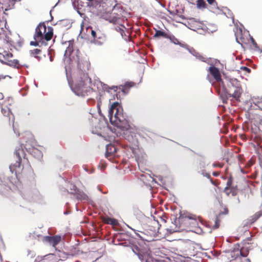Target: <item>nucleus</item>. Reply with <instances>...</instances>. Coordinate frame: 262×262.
<instances>
[{"instance_id":"f257e3e1","label":"nucleus","mask_w":262,"mask_h":262,"mask_svg":"<svg viewBox=\"0 0 262 262\" xmlns=\"http://www.w3.org/2000/svg\"><path fill=\"white\" fill-rule=\"evenodd\" d=\"M21 45V42H16L5 35L3 38L0 39V61L9 66L19 68L20 66L19 61L13 58L12 53L8 50H12V48L20 47Z\"/></svg>"},{"instance_id":"f03ea898","label":"nucleus","mask_w":262,"mask_h":262,"mask_svg":"<svg viewBox=\"0 0 262 262\" xmlns=\"http://www.w3.org/2000/svg\"><path fill=\"white\" fill-rule=\"evenodd\" d=\"M108 117L111 124L121 130H128L130 128L126 116L124 114L123 108L119 102L112 104L108 111Z\"/></svg>"},{"instance_id":"7ed1b4c3","label":"nucleus","mask_w":262,"mask_h":262,"mask_svg":"<svg viewBox=\"0 0 262 262\" xmlns=\"http://www.w3.org/2000/svg\"><path fill=\"white\" fill-rule=\"evenodd\" d=\"M73 92L78 96L88 95L92 92V80L88 73L79 71L76 76Z\"/></svg>"},{"instance_id":"20e7f679","label":"nucleus","mask_w":262,"mask_h":262,"mask_svg":"<svg viewBox=\"0 0 262 262\" xmlns=\"http://www.w3.org/2000/svg\"><path fill=\"white\" fill-rule=\"evenodd\" d=\"M53 35V29L52 27H46L44 23L39 24L36 28L33 37L34 40H41L46 42L50 40Z\"/></svg>"},{"instance_id":"39448f33","label":"nucleus","mask_w":262,"mask_h":262,"mask_svg":"<svg viewBox=\"0 0 262 262\" xmlns=\"http://www.w3.org/2000/svg\"><path fill=\"white\" fill-rule=\"evenodd\" d=\"M14 155L16 158L15 163L11 164L9 168L12 173H15L17 176L23 169V165H21L22 158H25L26 154L23 144L17 146L15 148Z\"/></svg>"},{"instance_id":"423d86ee","label":"nucleus","mask_w":262,"mask_h":262,"mask_svg":"<svg viewBox=\"0 0 262 262\" xmlns=\"http://www.w3.org/2000/svg\"><path fill=\"white\" fill-rule=\"evenodd\" d=\"M256 248H257V243L251 237H248L244 241L243 246L241 248L240 251L233 252L232 254V256L233 257V254L235 255L236 253L237 255L240 254L243 257H246L250 251H251Z\"/></svg>"},{"instance_id":"0eeeda50","label":"nucleus","mask_w":262,"mask_h":262,"mask_svg":"<svg viewBox=\"0 0 262 262\" xmlns=\"http://www.w3.org/2000/svg\"><path fill=\"white\" fill-rule=\"evenodd\" d=\"M86 32L92 36V39L91 40L92 43L100 46L105 41L106 36L105 34L101 33L98 29L94 30L92 27H88L86 28Z\"/></svg>"},{"instance_id":"6e6552de","label":"nucleus","mask_w":262,"mask_h":262,"mask_svg":"<svg viewBox=\"0 0 262 262\" xmlns=\"http://www.w3.org/2000/svg\"><path fill=\"white\" fill-rule=\"evenodd\" d=\"M133 251L142 262H154L150 251H141L138 247H135Z\"/></svg>"},{"instance_id":"1a4fd4ad","label":"nucleus","mask_w":262,"mask_h":262,"mask_svg":"<svg viewBox=\"0 0 262 262\" xmlns=\"http://www.w3.org/2000/svg\"><path fill=\"white\" fill-rule=\"evenodd\" d=\"M235 36L236 41L241 46L244 47V45H247L249 42V36L247 34L243 33L242 30L241 29H236L235 32Z\"/></svg>"},{"instance_id":"9d476101","label":"nucleus","mask_w":262,"mask_h":262,"mask_svg":"<svg viewBox=\"0 0 262 262\" xmlns=\"http://www.w3.org/2000/svg\"><path fill=\"white\" fill-rule=\"evenodd\" d=\"M61 237L59 235L54 236H45L43 237V242L48 243L49 245L55 248L61 241Z\"/></svg>"},{"instance_id":"9b49d317","label":"nucleus","mask_w":262,"mask_h":262,"mask_svg":"<svg viewBox=\"0 0 262 262\" xmlns=\"http://www.w3.org/2000/svg\"><path fill=\"white\" fill-rule=\"evenodd\" d=\"M243 93V89L242 87L235 89L233 93L226 92L225 95V99L227 100L229 97H232L236 101H240V98Z\"/></svg>"},{"instance_id":"f8f14e48","label":"nucleus","mask_w":262,"mask_h":262,"mask_svg":"<svg viewBox=\"0 0 262 262\" xmlns=\"http://www.w3.org/2000/svg\"><path fill=\"white\" fill-rule=\"evenodd\" d=\"M11 110L12 108L5 106V105H3V106L2 107L1 110L2 113L4 116L7 117V119L9 125H10L11 120L12 122H14V117L12 113Z\"/></svg>"},{"instance_id":"ddd939ff","label":"nucleus","mask_w":262,"mask_h":262,"mask_svg":"<svg viewBox=\"0 0 262 262\" xmlns=\"http://www.w3.org/2000/svg\"><path fill=\"white\" fill-rule=\"evenodd\" d=\"M24 147L26 150L35 158L40 159L42 157V152L38 149L34 147H28L27 144H26Z\"/></svg>"},{"instance_id":"4468645a","label":"nucleus","mask_w":262,"mask_h":262,"mask_svg":"<svg viewBox=\"0 0 262 262\" xmlns=\"http://www.w3.org/2000/svg\"><path fill=\"white\" fill-rule=\"evenodd\" d=\"M73 188L71 189L72 191L71 192V193L72 194H75L76 195V198L77 199L83 201V200H88L89 198L88 195L82 191H79L78 190H77L76 187L74 185L72 186Z\"/></svg>"},{"instance_id":"2eb2a0df","label":"nucleus","mask_w":262,"mask_h":262,"mask_svg":"<svg viewBox=\"0 0 262 262\" xmlns=\"http://www.w3.org/2000/svg\"><path fill=\"white\" fill-rule=\"evenodd\" d=\"M15 3L16 0H0V4L2 5V8L6 11L13 8Z\"/></svg>"},{"instance_id":"dca6fc26","label":"nucleus","mask_w":262,"mask_h":262,"mask_svg":"<svg viewBox=\"0 0 262 262\" xmlns=\"http://www.w3.org/2000/svg\"><path fill=\"white\" fill-rule=\"evenodd\" d=\"M117 148L115 145L113 144H108L106 147L105 157L111 159L114 156L116 152Z\"/></svg>"},{"instance_id":"f3484780","label":"nucleus","mask_w":262,"mask_h":262,"mask_svg":"<svg viewBox=\"0 0 262 262\" xmlns=\"http://www.w3.org/2000/svg\"><path fill=\"white\" fill-rule=\"evenodd\" d=\"M209 72L217 81L222 80L220 72L217 68L211 66L209 68Z\"/></svg>"},{"instance_id":"a211bd4d","label":"nucleus","mask_w":262,"mask_h":262,"mask_svg":"<svg viewBox=\"0 0 262 262\" xmlns=\"http://www.w3.org/2000/svg\"><path fill=\"white\" fill-rule=\"evenodd\" d=\"M233 183V178L232 176H230L228 179L226 183V186L225 187L224 189V192L227 195L229 196L230 194H231V190H230V187H231V185Z\"/></svg>"},{"instance_id":"6ab92c4d","label":"nucleus","mask_w":262,"mask_h":262,"mask_svg":"<svg viewBox=\"0 0 262 262\" xmlns=\"http://www.w3.org/2000/svg\"><path fill=\"white\" fill-rule=\"evenodd\" d=\"M229 82V84H228V88L229 89V91H231L232 88L235 89L242 87L240 81L236 79H230Z\"/></svg>"},{"instance_id":"aec40b11","label":"nucleus","mask_w":262,"mask_h":262,"mask_svg":"<svg viewBox=\"0 0 262 262\" xmlns=\"http://www.w3.org/2000/svg\"><path fill=\"white\" fill-rule=\"evenodd\" d=\"M102 221L104 223L113 226H117L118 225V222L117 220L109 217H104Z\"/></svg>"},{"instance_id":"412c9836","label":"nucleus","mask_w":262,"mask_h":262,"mask_svg":"<svg viewBox=\"0 0 262 262\" xmlns=\"http://www.w3.org/2000/svg\"><path fill=\"white\" fill-rule=\"evenodd\" d=\"M196 7L199 9L204 10L207 8V4L204 0H197L196 2Z\"/></svg>"},{"instance_id":"4be33fe9","label":"nucleus","mask_w":262,"mask_h":262,"mask_svg":"<svg viewBox=\"0 0 262 262\" xmlns=\"http://www.w3.org/2000/svg\"><path fill=\"white\" fill-rule=\"evenodd\" d=\"M162 36L165 38H168L169 37V35H168L166 32L164 31H162L161 30H156V33L154 35V37H159Z\"/></svg>"},{"instance_id":"5701e85b","label":"nucleus","mask_w":262,"mask_h":262,"mask_svg":"<svg viewBox=\"0 0 262 262\" xmlns=\"http://www.w3.org/2000/svg\"><path fill=\"white\" fill-rule=\"evenodd\" d=\"M74 50V41L70 40L69 41V46L67 47L66 51V54H69V55L73 52Z\"/></svg>"},{"instance_id":"b1692460","label":"nucleus","mask_w":262,"mask_h":262,"mask_svg":"<svg viewBox=\"0 0 262 262\" xmlns=\"http://www.w3.org/2000/svg\"><path fill=\"white\" fill-rule=\"evenodd\" d=\"M186 218L192 220V223L194 224L195 226L198 225L197 220L201 221V217H197L195 215L193 214L188 215L186 216Z\"/></svg>"},{"instance_id":"393cba45","label":"nucleus","mask_w":262,"mask_h":262,"mask_svg":"<svg viewBox=\"0 0 262 262\" xmlns=\"http://www.w3.org/2000/svg\"><path fill=\"white\" fill-rule=\"evenodd\" d=\"M41 53V50L38 49H35L30 51L31 55L38 59L40 58L38 55H40Z\"/></svg>"},{"instance_id":"a878e982","label":"nucleus","mask_w":262,"mask_h":262,"mask_svg":"<svg viewBox=\"0 0 262 262\" xmlns=\"http://www.w3.org/2000/svg\"><path fill=\"white\" fill-rule=\"evenodd\" d=\"M14 104V101L12 97H8L4 101L3 105L11 107Z\"/></svg>"},{"instance_id":"bb28decb","label":"nucleus","mask_w":262,"mask_h":262,"mask_svg":"<svg viewBox=\"0 0 262 262\" xmlns=\"http://www.w3.org/2000/svg\"><path fill=\"white\" fill-rule=\"evenodd\" d=\"M262 215V210L256 212L253 215L251 216L250 221L251 223L256 221Z\"/></svg>"},{"instance_id":"cd10ccee","label":"nucleus","mask_w":262,"mask_h":262,"mask_svg":"<svg viewBox=\"0 0 262 262\" xmlns=\"http://www.w3.org/2000/svg\"><path fill=\"white\" fill-rule=\"evenodd\" d=\"M251 101L254 105L257 106L260 109H262V100L261 99L253 97L251 99Z\"/></svg>"},{"instance_id":"c85d7f7f","label":"nucleus","mask_w":262,"mask_h":262,"mask_svg":"<svg viewBox=\"0 0 262 262\" xmlns=\"http://www.w3.org/2000/svg\"><path fill=\"white\" fill-rule=\"evenodd\" d=\"M30 45L34 46H38L42 45H47V42H42V41L40 40H35L34 41H32L30 42Z\"/></svg>"},{"instance_id":"c756f323","label":"nucleus","mask_w":262,"mask_h":262,"mask_svg":"<svg viewBox=\"0 0 262 262\" xmlns=\"http://www.w3.org/2000/svg\"><path fill=\"white\" fill-rule=\"evenodd\" d=\"M133 83L131 82H127L125 83L124 86H123L122 89V91L124 93H127V90L128 89L132 87L133 86Z\"/></svg>"},{"instance_id":"7c9ffc66","label":"nucleus","mask_w":262,"mask_h":262,"mask_svg":"<svg viewBox=\"0 0 262 262\" xmlns=\"http://www.w3.org/2000/svg\"><path fill=\"white\" fill-rule=\"evenodd\" d=\"M230 190H231V195L232 196H235L237 193V187L236 185L233 186L232 184L231 185V187H230Z\"/></svg>"},{"instance_id":"2f4dec72","label":"nucleus","mask_w":262,"mask_h":262,"mask_svg":"<svg viewBox=\"0 0 262 262\" xmlns=\"http://www.w3.org/2000/svg\"><path fill=\"white\" fill-rule=\"evenodd\" d=\"M120 19V17H116V16H113L111 17L110 21L111 23H113L114 24L118 23L119 22V20Z\"/></svg>"},{"instance_id":"473e14b6","label":"nucleus","mask_w":262,"mask_h":262,"mask_svg":"<svg viewBox=\"0 0 262 262\" xmlns=\"http://www.w3.org/2000/svg\"><path fill=\"white\" fill-rule=\"evenodd\" d=\"M125 28L124 26L122 25L121 27H117L116 28V30L120 33V34L123 35V34L124 33V29Z\"/></svg>"},{"instance_id":"72a5a7b5","label":"nucleus","mask_w":262,"mask_h":262,"mask_svg":"<svg viewBox=\"0 0 262 262\" xmlns=\"http://www.w3.org/2000/svg\"><path fill=\"white\" fill-rule=\"evenodd\" d=\"M141 234H138V233H136L137 236H139V238H140L143 241H148L149 239L146 238L145 237V234L142 232H141Z\"/></svg>"},{"instance_id":"f704fd0d","label":"nucleus","mask_w":262,"mask_h":262,"mask_svg":"<svg viewBox=\"0 0 262 262\" xmlns=\"http://www.w3.org/2000/svg\"><path fill=\"white\" fill-rule=\"evenodd\" d=\"M169 39L171 42L174 43V44H178L179 43V40L175 38L173 36H170L169 35V37L168 38Z\"/></svg>"},{"instance_id":"c9c22d12","label":"nucleus","mask_w":262,"mask_h":262,"mask_svg":"<svg viewBox=\"0 0 262 262\" xmlns=\"http://www.w3.org/2000/svg\"><path fill=\"white\" fill-rule=\"evenodd\" d=\"M220 226V220L216 217L215 220V224L213 226L214 229H216Z\"/></svg>"},{"instance_id":"e433bc0d","label":"nucleus","mask_w":262,"mask_h":262,"mask_svg":"<svg viewBox=\"0 0 262 262\" xmlns=\"http://www.w3.org/2000/svg\"><path fill=\"white\" fill-rule=\"evenodd\" d=\"M195 56L197 58H198L200 60H201L202 61H205V58L204 57L201 55H200L199 53H196Z\"/></svg>"},{"instance_id":"4c0bfd02","label":"nucleus","mask_w":262,"mask_h":262,"mask_svg":"<svg viewBox=\"0 0 262 262\" xmlns=\"http://www.w3.org/2000/svg\"><path fill=\"white\" fill-rule=\"evenodd\" d=\"M201 174H203L204 177L207 178L209 180L211 179L210 174L209 173L206 172L205 170H202Z\"/></svg>"},{"instance_id":"58836bf2","label":"nucleus","mask_w":262,"mask_h":262,"mask_svg":"<svg viewBox=\"0 0 262 262\" xmlns=\"http://www.w3.org/2000/svg\"><path fill=\"white\" fill-rule=\"evenodd\" d=\"M208 3L214 6H217V3L215 0H207Z\"/></svg>"},{"instance_id":"ea45409f","label":"nucleus","mask_w":262,"mask_h":262,"mask_svg":"<svg viewBox=\"0 0 262 262\" xmlns=\"http://www.w3.org/2000/svg\"><path fill=\"white\" fill-rule=\"evenodd\" d=\"M241 69L243 70V71H245L246 72H247V73H250L251 72V69L246 67H242L241 68Z\"/></svg>"},{"instance_id":"a19ab883","label":"nucleus","mask_w":262,"mask_h":262,"mask_svg":"<svg viewBox=\"0 0 262 262\" xmlns=\"http://www.w3.org/2000/svg\"><path fill=\"white\" fill-rule=\"evenodd\" d=\"M210 181L214 186H217L219 185V182H218L217 180H216L213 181V179L211 178L210 180Z\"/></svg>"},{"instance_id":"79ce46f5","label":"nucleus","mask_w":262,"mask_h":262,"mask_svg":"<svg viewBox=\"0 0 262 262\" xmlns=\"http://www.w3.org/2000/svg\"><path fill=\"white\" fill-rule=\"evenodd\" d=\"M1 23H2V22H1V21H0V34L3 33L5 31L4 28H3V25L2 24H1Z\"/></svg>"},{"instance_id":"37998d69","label":"nucleus","mask_w":262,"mask_h":262,"mask_svg":"<svg viewBox=\"0 0 262 262\" xmlns=\"http://www.w3.org/2000/svg\"><path fill=\"white\" fill-rule=\"evenodd\" d=\"M212 166L214 167H222L223 166V165L220 164V163H213Z\"/></svg>"},{"instance_id":"c03bdc74","label":"nucleus","mask_w":262,"mask_h":262,"mask_svg":"<svg viewBox=\"0 0 262 262\" xmlns=\"http://www.w3.org/2000/svg\"><path fill=\"white\" fill-rule=\"evenodd\" d=\"M250 38H251V41H252V42L253 45L254 46L257 47V44L256 43V42H255V41L254 40V39L252 37H250Z\"/></svg>"},{"instance_id":"a18cd8bd","label":"nucleus","mask_w":262,"mask_h":262,"mask_svg":"<svg viewBox=\"0 0 262 262\" xmlns=\"http://www.w3.org/2000/svg\"><path fill=\"white\" fill-rule=\"evenodd\" d=\"M220 172L219 171H214L212 173V175L214 177H217L219 176Z\"/></svg>"},{"instance_id":"49530a36","label":"nucleus","mask_w":262,"mask_h":262,"mask_svg":"<svg viewBox=\"0 0 262 262\" xmlns=\"http://www.w3.org/2000/svg\"><path fill=\"white\" fill-rule=\"evenodd\" d=\"M25 135L28 136L30 138H31L32 137V135L30 133H25Z\"/></svg>"},{"instance_id":"de8ad7c7","label":"nucleus","mask_w":262,"mask_h":262,"mask_svg":"<svg viewBox=\"0 0 262 262\" xmlns=\"http://www.w3.org/2000/svg\"><path fill=\"white\" fill-rule=\"evenodd\" d=\"M4 97V96L3 94L2 93L0 92V100H3Z\"/></svg>"},{"instance_id":"09e8293b","label":"nucleus","mask_w":262,"mask_h":262,"mask_svg":"<svg viewBox=\"0 0 262 262\" xmlns=\"http://www.w3.org/2000/svg\"><path fill=\"white\" fill-rule=\"evenodd\" d=\"M53 59H52V57H50V60L51 61H52Z\"/></svg>"},{"instance_id":"8fccbe9b","label":"nucleus","mask_w":262,"mask_h":262,"mask_svg":"<svg viewBox=\"0 0 262 262\" xmlns=\"http://www.w3.org/2000/svg\"><path fill=\"white\" fill-rule=\"evenodd\" d=\"M247 260L248 261V262H250V260L249 259H247Z\"/></svg>"},{"instance_id":"3c124183","label":"nucleus","mask_w":262,"mask_h":262,"mask_svg":"<svg viewBox=\"0 0 262 262\" xmlns=\"http://www.w3.org/2000/svg\"><path fill=\"white\" fill-rule=\"evenodd\" d=\"M223 102H225V100H224V98H223Z\"/></svg>"},{"instance_id":"603ef678","label":"nucleus","mask_w":262,"mask_h":262,"mask_svg":"<svg viewBox=\"0 0 262 262\" xmlns=\"http://www.w3.org/2000/svg\"><path fill=\"white\" fill-rule=\"evenodd\" d=\"M17 135L18 136H19V133H17Z\"/></svg>"}]
</instances>
